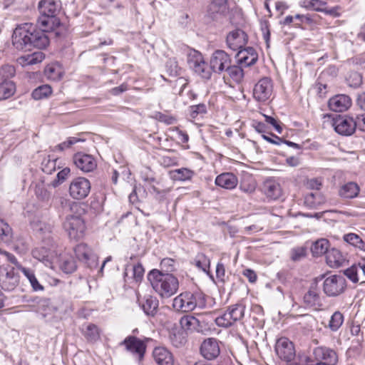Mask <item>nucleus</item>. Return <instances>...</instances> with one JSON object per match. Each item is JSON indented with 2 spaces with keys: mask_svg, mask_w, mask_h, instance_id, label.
Segmentation results:
<instances>
[{
  "mask_svg": "<svg viewBox=\"0 0 365 365\" xmlns=\"http://www.w3.org/2000/svg\"><path fill=\"white\" fill-rule=\"evenodd\" d=\"M24 276L29 279L33 289L36 292L43 290V287L37 280L33 270L26 267H21V270Z\"/></svg>",
  "mask_w": 365,
  "mask_h": 365,
  "instance_id": "obj_41",
  "label": "nucleus"
},
{
  "mask_svg": "<svg viewBox=\"0 0 365 365\" xmlns=\"http://www.w3.org/2000/svg\"><path fill=\"white\" fill-rule=\"evenodd\" d=\"M313 354L316 361L326 363L328 365H336L338 354L336 352L327 346H317L314 349Z\"/></svg>",
  "mask_w": 365,
  "mask_h": 365,
  "instance_id": "obj_18",
  "label": "nucleus"
},
{
  "mask_svg": "<svg viewBox=\"0 0 365 365\" xmlns=\"http://www.w3.org/2000/svg\"><path fill=\"white\" fill-rule=\"evenodd\" d=\"M192 264L200 270L207 274L212 280L214 279L212 274L210 273V260L204 253H197Z\"/></svg>",
  "mask_w": 365,
  "mask_h": 365,
  "instance_id": "obj_33",
  "label": "nucleus"
},
{
  "mask_svg": "<svg viewBox=\"0 0 365 365\" xmlns=\"http://www.w3.org/2000/svg\"><path fill=\"white\" fill-rule=\"evenodd\" d=\"M194 175V172L187 168L176 169L171 172V177L174 180L185 181L190 180Z\"/></svg>",
  "mask_w": 365,
  "mask_h": 365,
  "instance_id": "obj_42",
  "label": "nucleus"
},
{
  "mask_svg": "<svg viewBox=\"0 0 365 365\" xmlns=\"http://www.w3.org/2000/svg\"><path fill=\"white\" fill-rule=\"evenodd\" d=\"M81 139L75 138V137H70L67 139V140L58 144L56 146V149L60 151H63L64 150L71 147L72 145L79 142Z\"/></svg>",
  "mask_w": 365,
  "mask_h": 365,
  "instance_id": "obj_58",
  "label": "nucleus"
},
{
  "mask_svg": "<svg viewBox=\"0 0 365 365\" xmlns=\"http://www.w3.org/2000/svg\"><path fill=\"white\" fill-rule=\"evenodd\" d=\"M199 320L193 316L185 315L180 319L181 328L185 331H193L199 326Z\"/></svg>",
  "mask_w": 365,
  "mask_h": 365,
  "instance_id": "obj_39",
  "label": "nucleus"
},
{
  "mask_svg": "<svg viewBox=\"0 0 365 365\" xmlns=\"http://www.w3.org/2000/svg\"><path fill=\"white\" fill-rule=\"evenodd\" d=\"M346 279L343 275L333 274L327 277L323 283V290L329 297H336L346 289Z\"/></svg>",
  "mask_w": 365,
  "mask_h": 365,
  "instance_id": "obj_9",
  "label": "nucleus"
},
{
  "mask_svg": "<svg viewBox=\"0 0 365 365\" xmlns=\"http://www.w3.org/2000/svg\"><path fill=\"white\" fill-rule=\"evenodd\" d=\"M64 74V70L61 65L58 62H53L48 64L44 68V75L48 80L58 81H60Z\"/></svg>",
  "mask_w": 365,
  "mask_h": 365,
  "instance_id": "obj_29",
  "label": "nucleus"
},
{
  "mask_svg": "<svg viewBox=\"0 0 365 365\" xmlns=\"http://www.w3.org/2000/svg\"><path fill=\"white\" fill-rule=\"evenodd\" d=\"M171 344L175 347H180L186 342V338L182 332H172L169 336Z\"/></svg>",
  "mask_w": 365,
  "mask_h": 365,
  "instance_id": "obj_52",
  "label": "nucleus"
},
{
  "mask_svg": "<svg viewBox=\"0 0 365 365\" xmlns=\"http://www.w3.org/2000/svg\"><path fill=\"white\" fill-rule=\"evenodd\" d=\"M45 55L42 52H34L31 54L24 55L16 59L18 64L22 67L35 65L42 62Z\"/></svg>",
  "mask_w": 365,
  "mask_h": 365,
  "instance_id": "obj_32",
  "label": "nucleus"
},
{
  "mask_svg": "<svg viewBox=\"0 0 365 365\" xmlns=\"http://www.w3.org/2000/svg\"><path fill=\"white\" fill-rule=\"evenodd\" d=\"M357 266L353 264L351 267L344 271V274L353 282L359 281Z\"/></svg>",
  "mask_w": 365,
  "mask_h": 365,
  "instance_id": "obj_56",
  "label": "nucleus"
},
{
  "mask_svg": "<svg viewBox=\"0 0 365 365\" xmlns=\"http://www.w3.org/2000/svg\"><path fill=\"white\" fill-rule=\"evenodd\" d=\"M133 279L135 282H140L143 277L145 269L141 264H137L133 267Z\"/></svg>",
  "mask_w": 365,
  "mask_h": 365,
  "instance_id": "obj_57",
  "label": "nucleus"
},
{
  "mask_svg": "<svg viewBox=\"0 0 365 365\" xmlns=\"http://www.w3.org/2000/svg\"><path fill=\"white\" fill-rule=\"evenodd\" d=\"M272 88V80L267 77L262 78L254 87L253 97L259 102H265L270 98Z\"/></svg>",
  "mask_w": 365,
  "mask_h": 365,
  "instance_id": "obj_14",
  "label": "nucleus"
},
{
  "mask_svg": "<svg viewBox=\"0 0 365 365\" xmlns=\"http://www.w3.org/2000/svg\"><path fill=\"white\" fill-rule=\"evenodd\" d=\"M19 277L15 268L7 267L0 270V286L5 291H13L19 284Z\"/></svg>",
  "mask_w": 365,
  "mask_h": 365,
  "instance_id": "obj_12",
  "label": "nucleus"
},
{
  "mask_svg": "<svg viewBox=\"0 0 365 365\" xmlns=\"http://www.w3.org/2000/svg\"><path fill=\"white\" fill-rule=\"evenodd\" d=\"M91 191L90 181L83 177L74 178L69 186V194L75 200H83L86 198Z\"/></svg>",
  "mask_w": 365,
  "mask_h": 365,
  "instance_id": "obj_10",
  "label": "nucleus"
},
{
  "mask_svg": "<svg viewBox=\"0 0 365 365\" xmlns=\"http://www.w3.org/2000/svg\"><path fill=\"white\" fill-rule=\"evenodd\" d=\"M346 81L350 87L359 88L362 84V75L359 72L351 71L349 73Z\"/></svg>",
  "mask_w": 365,
  "mask_h": 365,
  "instance_id": "obj_48",
  "label": "nucleus"
},
{
  "mask_svg": "<svg viewBox=\"0 0 365 365\" xmlns=\"http://www.w3.org/2000/svg\"><path fill=\"white\" fill-rule=\"evenodd\" d=\"M165 67L167 75L170 77H177L181 74V68L175 58H169Z\"/></svg>",
  "mask_w": 365,
  "mask_h": 365,
  "instance_id": "obj_45",
  "label": "nucleus"
},
{
  "mask_svg": "<svg viewBox=\"0 0 365 365\" xmlns=\"http://www.w3.org/2000/svg\"><path fill=\"white\" fill-rule=\"evenodd\" d=\"M325 199L319 191L308 192L304 197V202L310 207H315L324 203Z\"/></svg>",
  "mask_w": 365,
  "mask_h": 365,
  "instance_id": "obj_37",
  "label": "nucleus"
},
{
  "mask_svg": "<svg viewBox=\"0 0 365 365\" xmlns=\"http://www.w3.org/2000/svg\"><path fill=\"white\" fill-rule=\"evenodd\" d=\"M359 186L354 182H349L341 185L339 190V195L344 199H352L358 196Z\"/></svg>",
  "mask_w": 365,
  "mask_h": 365,
  "instance_id": "obj_31",
  "label": "nucleus"
},
{
  "mask_svg": "<svg viewBox=\"0 0 365 365\" xmlns=\"http://www.w3.org/2000/svg\"><path fill=\"white\" fill-rule=\"evenodd\" d=\"M16 91V85L12 81H0V101L12 96Z\"/></svg>",
  "mask_w": 365,
  "mask_h": 365,
  "instance_id": "obj_34",
  "label": "nucleus"
},
{
  "mask_svg": "<svg viewBox=\"0 0 365 365\" xmlns=\"http://www.w3.org/2000/svg\"><path fill=\"white\" fill-rule=\"evenodd\" d=\"M344 315L339 312H335L331 317L328 327L332 331H336L343 324Z\"/></svg>",
  "mask_w": 365,
  "mask_h": 365,
  "instance_id": "obj_46",
  "label": "nucleus"
},
{
  "mask_svg": "<svg viewBox=\"0 0 365 365\" xmlns=\"http://www.w3.org/2000/svg\"><path fill=\"white\" fill-rule=\"evenodd\" d=\"M201 355L207 360L216 359L220 353L218 341L215 338L205 339L200 346Z\"/></svg>",
  "mask_w": 365,
  "mask_h": 365,
  "instance_id": "obj_19",
  "label": "nucleus"
},
{
  "mask_svg": "<svg viewBox=\"0 0 365 365\" xmlns=\"http://www.w3.org/2000/svg\"><path fill=\"white\" fill-rule=\"evenodd\" d=\"M263 192L270 200H277L282 195V188L278 182L268 179L263 184Z\"/></svg>",
  "mask_w": 365,
  "mask_h": 365,
  "instance_id": "obj_25",
  "label": "nucleus"
},
{
  "mask_svg": "<svg viewBox=\"0 0 365 365\" xmlns=\"http://www.w3.org/2000/svg\"><path fill=\"white\" fill-rule=\"evenodd\" d=\"M12 235V230L8 223L0 219V239L9 242Z\"/></svg>",
  "mask_w": 365,
  "mask_h": 365,
  "instance_id": "obj_51",
  "label": "nucleus"
},
{
  "mask_svg": "<svg viewBox=\"0 0 365 365\" xmlns=\"http://www.w3.org/2000/svg\"><path fill=\"white\" fill-rule=\"evenodd\" d=\"M143 312L148 316L153 317L158 311L159 302L156 297L151 295H145L142 300L138 298Z\"/></svg>",
  "mask_w": 365,
  "mask_h": 365,
  "instance_id": "obj_26",
  "label": "nucleus"
},
{
  "mask_svg": "<svg viewBox=\"0 0 365 365\" xmlns=\"http://www.w3.org/2000/svg\"><path fill=\"white\" fill-rule=\"evenodd\" d=\"M327 3L323 0H309V6L313 8L314 10L317 11L324 12L327 14L336 16V8L327 9L325 8Z\"/></svg>",
  "mask_w": 365,
  "mask_h": 365,
  "instance_id": "obj_40",
  "label": "nucleus"
},
{
  "mask_svg": "<svg viewBox=\"0 0 365 365\" xmlns=\"http://www.w3.org/2000/svg\"><path fill=\"white\" fill-rule=\"evenodd\" d=\"M275 351L281 359L287 361H290L295 356L294 345L292 342L286 337H282L277 341Z\"/></svg>",
  "mask_w": 365,
  "mask_h": 365,
  "instance_id": "obj_17",
  "label": "nucleus"
},
{
  "mask_svg": "<svg viewBox=\"0 0 365 365\" xmlns=\"http://www.w3.org/2000/svg\"><path fill=\"white\" fill-rule=\"evenodd\" d=\"M343 240L350 245L365 252V242L355 233H348L343 236Z\"/></svg>",
  "mask_w": 365,
  "mask_h": 365,
  "instance_id": "obj_36",
  "label": "nucleus"
},
{
  "mask_svg": "<svg viewBox=\"0 0 365 365\" xmlns=\"http://www.w3.org/2000/svg\"><path fill=\"white\" fill-rule=\"evenodd\" d=\"M48 242L43 240V245L34 248L32 250V255L34 258L44 262L46 265L51 264L58 259L56 245L50 239V235L47 237Z\"/></svg>",
  "mask_w": 365,
  "mask_h": 365,
  "instance_id": "obj_6",
  "label": "nucleus"
},
{
  "mask_svg": "<svg viewBox=\"0 0 365 365\" xmlns=\"http://www.w3.org/2000/svg\"><path fill=\"white\" fill-rule=\"evenodd\" d=\"M175 261L171 258H165L160 262L162 269H165L166 273L173 272L175 269L174 267Z\"/></svg>",
  "mask_w": 365,
  "mask_h": 365,
  "instance_id": "obj_61",
  "label": "nucleus"
},
{
  "mask_svg": "<svg viewBox=\"0 0 365 365\" xmlns=\"http://www.w3.org/2000/svg\"><path fill=\"white\" fill-rule=\"evenodd\" d=\"M190 116L192 118H197L198 116H203L207 113V106L204 103L191 106L189 107Z\"/></svg>",
  "mask_w": 365,
  "mask_h": 365,
  "instance_id": "obj_49",
  "label": "nucleus"
},
{
  "mask_svg": "<svg viewBox=\"0 0 365 365\" xmlns=\"http://www.w3.org/2000/svg\"><path fill=\"white\" fill-rule=\"evenodd\" d=\"M56 170V160H47L42 163V170L47 174H51Z\"/></svg>",
  "mask_w": 365,
  "mask_h": 365,
  "instance_id": "obj_59",
  "label": "nucleus"
},
{
  "mask_svg": "<svg viewBox=\"0 0 365 365\" xmlns=\"http://www.w3.org/2000/svg\"><path fill=\"white\" fill-rule=\"evenodd\" d=\"M44 29L25 23L17 26L12 35V43L19 51L31 50V48L43 49L49 44V38Z\"/></svg>",
  "mask_w": 365,
  "mask_h": 365,
  "instance_id": "obj_1",
  "label": "nucleus"
},
{
  "mask_svg": "<svg viewBox=\"0 0 365 365\" xmlns=\"http://www.w3.org/2000/svg\"><path fill=\"white\" fill-rule=\"evenodd\" d=\"M307 255V250L303 247L293 248L291 250V259L294 262H298L304 259Z\"/></svg>",
  "mask_w": 365,
  "mask_h": 365,
  "instance_id": "obj_53",
  "label": "nucleus"
},
{
  "mask_svg": "<svg viewBox=\"0 0 365 365\" xmlns=\"http://www.w3.org/2000/svg\"><path fill=\"white\" fill-rule=\"evenodd\" d=\"M70 171V168L67 167L62 169L60 172L58 173L56 179L53 180L51 182V185L53 187H56L62 183L68 176Z\"/></svg>",
  "mask_w": 365,
  "mask_h": 365,
  "instance_id": "obj_54",
  "label": "nucleus"
},
{
  "mask_svg": "<svg viewBox=\"0 0 365 365\" xmlns=\"http://www.w3.org/2000/svg\"><path fill=\"white\" fill-rule=\"evenodd\" d=\"M332 126L337 133L344 136L351 135L356 130L354 119L348 115H339L333 118Z\"/></svg>",
  "mask_w": 365,
  "mask_h": 365,
  "instance_id": "obj_11",
  "label": "nucleus"
},
{
  "mask_svg": "<svg viewBox=\"0 0 365 365\" xmlns=\"http://www.w3.org/2000/svg\"><path fill=\"white\" fill-rule=\"evenodd\" d=\"M147 277L153 289L162 298H169L178 290V279L172 274L153 269L149 272Z\"/></svg>",
  "mask_w": 365,
  "mask_h": 365,
  "instance_id": "obj_2",
  "label": "nucleus"
},
{
  "mask_svg": "<svg viewBox=\"0 0 365 365\" xmlns=\"http://www.w3.org/2000/svg\"><path fill=\"white\" fill-rule=\"evenodd\" d=\"M187 63L191 69L202 78L209 79L211 72L202 54L196 50H190L187 53Z\"/></svg>",
  "mask_w": 365,
  "mask_h": 365,
  "instance_id": "obj_8",
  "label": "nucleus"
},
{
  "mask_svg": "<svg viewBox=\"0 0 365 365\" xmlns=\"http://www.w3.org/2000/svg\"><path fill=\"white\" fill-rule=\"evenodd\" d=\"M356 123V129L358 128L359 130L365 131V113L359 115L354 119Z\"/></svg>",
  "mask_w": 365,
  "mask_h": 365,
  "instance_id": "obj_64",
  "label": "nucleus"
},
{
  "mask_svg": "<svg viewBox=\"0 0 365 365\" xmlns=\"http://www.w3.org/2000/svg\"><path fill=\"white\" fill-rule=\"evenodd\" d=\"M245 310V307L242 304L231 305L222 314L215 319V323L218 327L228 328L243 319Z\"/></svg>",
  "mask_w": 365,
  "mask_h": 365,
  "instance_id": "obj_5",
  "label": "nucleus"
},
{
  "mask_svg": "<svg viewBox=\"0 0 365 365\" xmlns=\"http://www.w3.org/2000/svg\"><path fill=\"white\" fill-rule=\"evenodd\" d=\"M52 93V88L49 85L45 84L35 88L31 96L35 100H41L48 98Z\"/></svg>",
  "mask_w": 365,
  "mask_h": 365,
  "instance_id": "obj_43",
  "label": "nucleus"
},
{
  "mask_svg": "<svg viewBox=\"0 0 365 365\" xmlns=\"http://www.w3.org/2000/svg\"><path fill=\"white\" fill-rule=\"evenodd\" d=\"M247 43V35L241 29H236L231 31L227 36L228 47L233 50H242Z\"/></svg>",
  "mask_w": 365,
  "mask_h": 365,
  "instance_id": "obj_20",
  "label": "nucleus"
},
{
  "mask_svg": "<svg viewBox=\"0 0 365 365\" xmlns=\"http://www.w3.org/2000/svg\"><path fill=\"white\" fill-rule=\"evenodd\" d=\"M351 105L349 96L344 94L336 95L329 101V108L334 112L346 110Z\"/></svg>",
  "mask_w": 365,
  "mask_h": 365,
  "instance_id": "obj_22",
  "label": "nucleus"
},
{
  "mask_svg": "<svg viewBox=\"0 0 365 365\" xmlns=\"http://www.w3.org/2000/svg\"><path fill=\"white\" fill-rule=\"evenodd\" d=\"M55 262H58L60 269L66 274H71L76 271L77 268L76 262L73 257L68 254H64L58 257V259Z\"/></svg>",
  "mask_w": 365,
  "mask_h": 365,
  "instance_id": "obj_30",
  "label": "nucleus"
},
{
  "mask_svg": "<svg viewBox=\"0 0 365 365\" xmlns=\"http://www.w3.org/2000/svg\"><path fill=\"white\" fill-rule=\"evenodd\" d=\"M73 160L76 168L85 173L93 171L97 166L96 161L92 155L82 153L75 154Z\"/></svg>",
  "mask_w": 365,
  "mask_h": 365,
  "instance_id": "obj_21",
  "label": "nucleus"
},
{
  "mask_svg": "<svg viewBox=\"0 0 365 365\" xmlns=\"http://www.w3.org/2000/svg\"><path fill=\"white\" fill-rule=\"evenodd\" d=\"M237 56L238 61L246 66H250L255 64L258 58V55L252 47H247L240 50Z\"/></svg>",
  "mask_w": 365,
  "mask_h": 365,
  "instance_id": "obj_27",
  "label": "nucleus"
},
{
  "mask_svg": "<svg viewBox=\"0 0 365 365\" xmlns=\"http://www.w3.org/2000/svg\"><path fill=\"white\" fill-rule=\"evenodd\" d=\"M38 7L41 14L37 21L38 26L48 32L59 25L56 16L61 8L60 0H41Z\"/></svg>",
  "mask_w": 365,
  "mask_h": 365,
  "instance_id": "obj_3",
  "label": "nucleus"
},
{
  "mask_svg": "<svg viewBox=\"0 0 365 365\" xmlns=\"http://www.w3.org/2000/svg\"><path fill=\"white\" fill-rule=\"evenodd\" d=\"M140 175L142 180L149 184L155 182L154 175L148 168H145L143 170H142Z\"/></svg>",
  "mask_w": 365,
  "mask_h": 365,
  "instance_id": "obj_60",
  "label": "nucleus"
},
{
  "mask_svg": "<svg viewBox=\"0 0 365 365\" xmlns=\"http://www.w3.org/2000/svg\"><path fill=\"white\" fill-rule=\"evenodd\" d=\"M304 302L309 307L320 304V296L316 287H311L304 296Z\"/></svg>",
  "mask_w": 365,
  "mask_h": 365,
  "instance_id": "obj_35",
  "label": "nucleus"
},
{
  "mask_svg": "<svg viewBox=\"0 0 365 365\" xmlns=\"http://www.w3.org/2000/svg\"><path fill=\"white\" fill-rule=\"evenodd\" d=\"M270 135L272 137L267 136L265 134L262 135V137L264 140L271 144L279 145L282 143L283 139L282 138H279L273 133H271Z\"/></svg>",
  "mask_w": 365,
  "mask_h": 365,
  "instance_id": "obj_63",
  "label": "nucleus"
},
{
  "mask_svg": "<svg viewBox=\"0 0 365 365\" xmlns=\"http://www.w3.org/2000/svg\"><path fill=\"white\" fill-rule=\"evenodd\" d=\"M74 252L78 260L83 262L88 267L92 268L96 266L98 257L86 244L77 245Z\"/></svg>",
  "mask_w": 365,
  "mask_h": 365,
  "instance_id": "obj_15",
  "label": "nucleus"
},
{
  "mask_svg": "<svg viewBox=\"0 0 365 365\" xmlns=\"http://www.w3.org/2000/svg\"><path fill=\"white\" fill-rule=\"evenodd\" d=\"M16 73L15 68L11 65H4L0 68V81H11Z\"/></svg>",
  "mask_w": 365,
  "mask_h": 365,
  "instance_id": "obj_50",
  "label": "nucleus"
},
{
  "mask_svg": "<svg viewBox=\"0 0 365 365\" xmlns=\"http://www.w3.org/2000/svg\"><path fill=\"white\" fill-rule=\"evenodd\" d=\"M206 306L205 296L200 292H182L173 299V307L180 312H189L198 307L202 309Z\"/></svg>",
  "mask_w": 365,
  "mask_h": 365,
  "instance_id": "obj_4",
  "label": "nucleus"
},
{
  "mask_svg": "<svg viewBox=\"0 0 365 365\" xmlns=\"http://www.w3.org/2000/svg\"><path fill=\"white\" fill-rule=\"evenodd\" d=\"M63 227L71 240L82 238L86 232L84 220L79 215H70L66 217Z\"/></svg>",
  "mask_w": 365,
  "mask_h": 365,
  "instance_id": "obj_7",
  "label": "nucleus"
},
{
  "mask_svg": "<svg viewBox=\"0 0 365 365\" xmlns=\"http://www.w3.org/2000/svg\"><path fill=\"white\" fill-rule=\"evenodd\" d=\"M231 64L230 56L222 50H216L210 58V68L215 73L225 71Z\"/></svg>",
  "mask_w": 365,
  "mask_h": 365,
  "instance_id": "obj_16",
  "label": "nucleus"
},
{
  "mask_svg": "<svg viewBox=\"0 0 365 365\" xmlns=\"http://www.w3.org/2000/svg\"><path fill=\"white\" fill-rule=\"evenodd\" d=\"M329 247V242L324 238L319 239L313 243L311 250L314 256H321L327 253Z\"/></svg>",
  "mask_w": 365,
  "mask_h": 365,
  "instance_id": "obj_38",
  "label": "nucleus"
},
{
  "mask_svg": "<svg viewBox=\"0 0 365 365\" xmlns=\"http://www.w3.org/2000/svg\"><path fill=\"white\" fill-rule=\"evenodd\" d=\"M120 344L124 345L128 351L135 355L139 361L143 360L146 350V344L143 340L134 336H128Z\"/></svg>",
  "mask_w": 365,
  "mask_h": 365,
  "instance_id": "obj_13",
  "label": "nucleus"
},
{
  "mask_svg": "<svg viewBox=\"0 0 365 365\" xmlns=\"http://www.w3.org/2000/svg\"><path fill=\"white\" fill-rule=\"evenodd\" d=\"M225 71H227L228 75L236 82H240L243 78V70L238 66H231V64H230Z\"/></svg>",
  "mask_w": 365,
  "mask_h": 365,
  "instance_id": "obj_47",
  "label": "nucleus"
},
{
  "mask_svg": "<svg viewBox=\"0 0 365 365\" xmlns=\"http://www.w3.org/2000/svg\"><path fill=\"white\" fill-rule=\"evenodd\" d=\"M237 178L232 173H224L217 176L215 184L227 190L235 188L237 185Z\"/></svg>",
  "mask_w": 365,
  "mask_h": 365,
  "instance_id": "obj_28",
  "label": "nucleus"
},
{
  "mask_svg": "<svg viewBox=\"0 0 365 365\" xmlns=\"http://www.w3.org/2000/svg\"><path fill=\"white\" fill-rule=\"evenodd\" d=\"M36 197L41 200H48L50 198V192L45 188L43 183H38L35 187Z\"/></svg>",
  "mask_w": 365,
  "mask_h": 365,
  "instance_id": "obj_55",
  "label": "nucleus"
},
{
  "mask_svg": "<svg viewBox=\"0 0 365 365\" xmlns=\"http://www.w3.org/2000/svg\"><path fill=\"white\" fill-rule=\"evenodd\" d=\"M216 277L218 281L224 283L225 282V268L222 262H218L216 266Z\"/></svg>",
  "mask_w": 365,
  "mask_h": 365,
  "instance_id": "obj_62",
  "label": "nucleus"
},
{
  "mask_svg": "<svg viewBox=\"0 0 365 365\" xmlns=\"http://www.w3.org/2000/svg\"><path fill=\"white\" fill-rule=\"evenodd\" d=\"M153 356L155 361L158 365L174 364V359L172 353L165 347H155L153 351Z\"/></svg>",
  "mask_w": 365,
  "mask_h": 365,
  "instance_id": "obj_24",
  "label": "nucleus"
},
{
  "mask_svg": "<svg viewBox=\"0 0 365 365\" xmlns=\"http://www.w3.org/2000/svg\"><path fill=\"white\" fill-rule=\"evenodd\" d=\"M327 264L331 268H338L346 264V259L340 250L330 249L326 255Z\"/></svg>",
  "mask_w": 365,
  "mask_h": 365,
  "instance_id": "obj_23",
  "label": "nucleus"
},
{
  "mask_svg": "<svg viewBox=\"0 0 365 365\" xmlns=\"http://www.w3.org/2000/svg\"><path fill=\"white\" fill-rule=\"evenodd\" d=\"M83 334L88 341H96L100 337L98 328L93 324H88L83 329Z\"/></svg>",
  "mask_w": 365,
  "mask_h": 365,
  "instance_id": "obj_44",
  "label": "nucleus"
}]
</instances>
